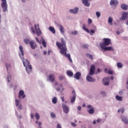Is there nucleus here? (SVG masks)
I'll use <instances>...</instances> for the list:
<instances>
[{"instance_id":"nucleus-10","label":"nucleus","mask_w":128,"mask_h":128,"mask_svg":"<svg viewBox=\"0 0 128 128\" xmlns=\"http://www.w3.org/2000/svg\"><path fill=\"white\" fill-rule=\"evenodd\" d=\"M63 112L65 114H68V112H70V108L66 106V104H63L62 106Z\"/></svg>"},{"instance_id":"nucleus-57","label":"nucleus","mask_w":128,"mask_h":128,"mask_svg":"<svg viewBox=\"0 0 128 128\" xmlns=\"http://www.w3.org/2000/svg\"><path fill=\"white\" fill-rule=\"evenodd\" d=\"M96 122L98 123V124H100V119H98L96 120Z\"/></svg>"},{"instance_id":"nucleus-19","label":"nucleus","mask_w":128,"mask_h":128,"mask_svg":"<svg viewBox=\"0 0 128 128\" xmlns=\"http://www.w3.org/2000/svg\"><path fill=\"white\" fill-rule=\"evenodd\" d=\"M78 8H76L73 10H70V12L71 14H78Z\"/></svg>"},{"instance_id":"nucleus-2","label":"nucleus","mask_w":128,"mask_h":128,"mask_svg":"<svg viewBox=\"0 0 128 128\" xmlns=\"http://www.w3.org/2000/svg\"><path fill=\"white\" fill-rule=\"evenodd\" d=\"M102 40L103 42L100 44V46L101 48L108 46H110L112 44L110 39L108 38H104Z\"/></svg>"},{"instance_id":"nucleus-6","label":"nucleus","mask_w":128,"mask_h":128,"mask_svg":"<svg viewBox=\"0 0 128 128\" xmlns=\"http://www.w3.org/2000/svg\"><path fill=\"white\" fill-rule=\"evenodd\" d=\"M87 108H90V110H88L87 111L88 114H94V107H92L91 105L88 104L87 106Z\"/></svg>"},{"instance_id":"nucleus-25","label":"nucleus","mask_w":128,"mask_h":128,"mask_svg":"<svg viewBox=\"0 0 128 128\" xmlns=\"http://www.w3.org/2000/svg\"><path fill=\"white\" fill-rule=\"evenodd\" d=\"M116 98L117 100H118L119 102H122V96H120L118 95H116Z\"/></svg>"},{"instance_id":"nucleus-58","label":"nucleus","mask_w":128,"mask_h":128,"mask_svg":"<svg viewBox=\"0 0 128 128\" xmlns=\"http://www.w3.org/2000/svg\"><path fill=\"white\" fill-rule=\"evenodd\" d=\"M101 94H103L104 96H106V92H102Z\"/></svg>"},{"instance_id":"nucleus-35","label":"nucleus","mask_w":128,"mask_h":128,"mask_svg":"<svg viewBox=\"0 0 128 128\" xmlns=\"http://www.w3.org/2000/svg\"><path fill=\"white\" fill-rule=\"evenodd\" d=\"M24 42H25V44H30V42L29 39H25L24 40Z\"/></svg>"},{"instance_id":"nucleus-47","label":"nucleus","mask_w":128,"mask_h":128,"mask_svg":"<svg viewBox=\"0 0 128 128\" xmlns=\"http://www.w3.org/2000/svg\"><path fill=\"white\" fill-rule=\"evenodd\" d=\"M77 34H78V31H74L72 32V34L73 35Z\"/></svg>"},{"instance_id":"nucleus-34","label":"nucleus","mask_w":128,"mask_h":128,"mask_svg":"<svg viewBox=\"0 0 128 128\" xmlns=\"http://www.w3.org/2000/svg\"><path fill=\"white\" fill-rule=\"evenodd\" d=\"M6 68H7L8 72V68H10V66H11L10 64V63H8V64L6 63Z\"/></svg>"},{"instance_id":"nucleus-49","label":"nucleus","mask_w":128,"mask_h":128,"mask_svg":"<svg viewBox=\"0 0 128 128\" xmlns=\"http://www.w3.org/2000/svg\"><path fill=\"white\" fill-rule=\"evenodd\" d=\"M71 124H72V126H74V128H76V124H74V122H72Z\"/></svg>"},{"instance_id":"nucleus-40","label":"nucleus","mask_w":128,"mask_h":128,"mask_svg":"<svg viewBox=\"0 0 128 128\" xmlns=\"http://www.w3.org/2000/svg\"><path fill=\"white\" fill-rule=\"evenodd\" d=\"M108 74H114V72L112 70H108Z\"/></svg>"},{"instance_id":"nucleus-3","label":"nucleus","mask_w":128,"mask_h":128,"mask_svg":"<svg viewBox=\"0 0 128 128\" xmlns=\"http://www.w3.org/2000/svg\"><path fill=\"white\" fill-rule=\"evenodd\" d=\"M2 2L1 4L2 8L3 10V12H8V4H6V0H1Z\"/></svg>"},{"instance_id":"nucleus-48","label":"nucleus","mask_w":128,"mask_h":128,"mask_svg":"<svg viewBox=\"0 0 128 128\" xmlns=\"http://www.w3.org/2000/svg\"><path fill=\"white\" fill-rule=\"evenodd\" d=\"M10 79L12 78V76H8V77H7V80H8V82H10Z\"/></svg>"},{"instance_id":"nucleus-30","label":"nucleus","mask_w":128,"mask_h":128,"mask_svg":"<svg viewBox=\"0 0 128 128\" xmlns=\"http://www.w3.org/2000/svg\"><path fill=\"white\" fill-rule=\"evenodd\" d=\"M52 104H56L58 102V99H56V97H54L52 99Z\"/></svg>"},{"instance_id":"nucleus-38","label":"nucleus","mask_w":128,"mask_h":128,"mask_svg":"<svg viewBox=\"0 0 128 128\" xmlns=\"http://www.w3.org/2000/svg\"><path fill=\"white\" fill-rule=\"evenodd\" d=\"M50 116L53 118H56V114H54V112H51Z\"/></svg>"},{"instance_id":"nucleus-15","label":"nucleus","mask_w":128,"mask_h":128,"mask_svg":"<svg viewBox=\"0 0 128 128\" xmlns=\"http://www.w3.org/2000/svg\"><path fill=\"white\" fill-rule=\"evenodd\" d=\"M25 68L28 74H30L32 72V66L30 65H27Z\"/></svg>"},{"instance_id":"nucleus-22","label":"nucleus","mask_w":128,"mask_h":128,"mask_svg":"<svg viewBox=\"0 0 128 128\" xmlns=\"http://www.w3.org/2000/svg\"><path fill=\"white\" fill-rule=\"evenodd\" d=\"M22 62L24 66H27L30 65V62L28 61V60L26 59L25 60H22Z\"/></svg>"},{"instance_id":"nucleus-17","label":"nucleus","mask_w":128,"mask_h":128,"mask_svg":"<svg viewBox=\"0 0 128 128\" xmlns=\"http://www.w3.org/2000/svg\"><path fill=\"white\" fill-rule=\"evenodd\" d=\"M121 118L122 120V122H123L124 124H128V118H126V117L124 116H122L121 117Z\"/></svg>"},{"instance_id":"nucleus-51","label":"nucleus","mask_w":128,"mask_h":128,"mask_svg":"<svg viewBox=\"0 0 128 128\" xmlns=\"http://www.w3.org/2000/svg\"><path fill=\"white\" fill-rule=\"evenodd\" d=\"M56 128H62V126L60 125V124H57Z\"/></svg>"},{"instance_id":"nucleus-56","label":"nucleus","mask_w":128,"mask_h":128,"mask_svg":"<svg viewBox=\"0 0 128 128\" xmlns=\"http://www.w3.org/2000/svg\"><path fill=\"white\" fill-rule=\"evenodd\" d=\"M30 118H34V114L31 113Z\"/></svg>"},{"instance_id":"nucleus-55","label":"nucleus","mask_w":128,"mask_h":128,"mask_svg":"<svg viewBox=\"0 0 128 128\" xmlns=\"http://www.w3.org/2000/svg\"><path fill=\"white\" fill-rule=\"evenodd\" d=\"M61 100L62 102H64V96L61 97Z\"/></svg>"},{"instance_id":"nucleus-62","label":"nucleus","mask_w":128,"mask_h":128,"mask_svg":"<svg viewBox=\"0 0 128 128\" xmlns=\"http://www.w3.org/2000/svg\"><path fill=\"white\" fill-rule=\"evenodd\" d=\"M97 71H98V72H100V69L98 68Z\"/></svg>"},{"instance_id":"nucleus-13","label":"nucleus","mask_w":128,"mask_h":128,"mask_svg":"<svg viewBox=\"0 0 128 128\" xmlns=\"http://www.w3.org/2000/svg\"><path fill=\"white\" fill-rule=\"evenodd\" d=\"M86 80L89 82H96V79H94V78H92L90 76H88L86 77Z\"/></svg>"},{"instance_id":"nucleus-8","label":"nucleus","mask_w":128,"mask_h":128,"mask_svg":"<svg viewBox=\"0 0 128 128\" xmlns=\"http://www.w3.org/2000/svg\"><path fill=\"white\" fill-rule=\"evenodd\" d=\"M18 98H26V94H24V90H20L18 92Z\"/></svg>"},{"instance_id":"nucleus-28","label":"nucleus","mask_w":128,"mask_h":128,"mask_svg":"<svg viewBox=\"0 0 128 128\" xmlns=\"http://www.w3.org/2000/svg\"><path fill=\"white\" fill-rule=\"evenodd\" d=\"M112 17H109L108 19V22H109L110 24L112 26Z\"/></svg>"},{"instance_id":"nucleus-59","label":"nucleus","mask_w":128,"mask_h":128,"mask_svg":"<svg viewBox=\"0 0 128 128\" xmlns=\"http://www.w3.org/2000/svg\"><path fill=\"white\" fill-rule=\"evenodd\" d=\"M56 90L57 92H60V88H56Z\"/></svg>"},{"instance_id":"nucleus-42","label":"nucleus","mask_w":128,"mask_h":128,"mask_svg":"<svg viewBox=\"0 0 128 128\" xmlns=\"http://www.w3.org/2000/svg\"><path fill=\"white\" fill-rule=\"evenodd\" d=\"M16 106H18V105L20 104V102H18V100H16Z\"/></svg>"},{"instance_id":"nucleus-53","label":"nucleus","mask_w":128,"mask_h":128,"mask_svg":"<svg viewBox=\"0 0 128 128\" xmlns=\"http://www.w3.org/2000/svg\"><path fill=\"white\" fill-rule=\"evenodd\" d=\"M78 110H82V106H78Z\"/></svg>"},{"instance_id":"nucleus-44","label":"nucleus","mask_w":128,"mask_h":128,"mask_svg":"<svg viewBox=\"0 0 128 128\" xmlns=\"http://www.w3.org/2000/svg\"><path fill=\"white\" fill-rule=\"evenodd\" d=\"M31 30L32 34H36V32L34 31V27H31Z\"/></svg>"},{"instance_id":"nucleus-50","label":"nucleus","mask_w":128,"mask_h":128,"mask_svg":"<svg viewBox=\"0 0 128 128\" xmlns=\"http://www.w3.org/2000/svg\"><path fill=\"white\" fill-rule=\"evenodd\" d=\"M36 42H39V44H40V40H38V37H36Z\"/></svg>"},{"instance_id":"nucleus-29","label":"nucleus","mask_w":128,"mask_h":128,"mask_svg":"<svg viewBox=\"0 0 128 128\" xmlns=\"http://www.w3.org/2000/svg\"><path fill=\"white\" fill-rule=\"evenodd\" d=\"M82 28L85 30V32L90 33V30L86 27V25H84V24L82 25Z\"/></svg>"},{"instance_id":"nucleus-14","label":"nucleus","mask_w":128,"mask_h":128,"mask_svg":"<svg viewBox=\"0 0 128 128\" xmlns=\"http://www.w3.org/2000/svg\"><path fill=\"white\" fill-rule=\"evenodd\" d=\"M110 6H116L118 4V1L116 0H111L110 2Z\"/></svg>"},{"instance_id":"nucleus-52","label":"nucleus","mask_w":128,"mask_h":128,"mask_svg":"<svg viewBox=\"0 0 128 128\" xmlns=\"http://www.w3.org/2000/svg\"><path fill=\"white\" fill-rule=\"evenodd\" d=\"M90 34H94V32H96V31L94 30H90Z\"/></svg>"},{"instance_id":"nucleus-4","label":"nucleus","mask_w":128,"mask_h":128,"mask_svg":"<svg viewBox=\"0 0 128 128\" xmlns=\"http://www.w3.org/2000/svg\"><path fill=\"white\" fill-rule=\"evenodd\" d=\"M34 28H35V30L38 36H40L42 34V31H40V25H38V24L37 25L34 24Z\"/></svg>"},{"instance_id":"nucleus-16","label":"nucleus","mask_w":128,"mask_h":128,"mask_svg":"<svg viewBox=\"0 0 128 128\" xmlns=\"http://www.w3.org/2000/svg\"><path fill=\"white\" fill-rule=\"evenodd\" d=\"M102 50H108V51H111V52H114V48H112V47H102Z\"/></svg>"},{"instance_id":"nucleus-20","label":"nucleus","mask_w":128,"mask_h":128,"mask_svg":"<svg viewBox=\"0 0 128 128\" xmlns=\"http://www.w3.org/2000/svg\"><path fill=\"white\" fill-rule=\"evenodd\" d=\"M58 26H60V30L61 32V34H64V26L60 25V24H58Z\"/></svg>"},{"instance_id":"nucleus-18","label":"nucleus","mask_w":128,"mask_h":128,"mask_svg":"<svg viewBox=\"0 0 128 128\" xmlns=\"http://www.w3.org/2000/svg\"><path fill=\"white\" fill-rule=\"evenodd\" d=\"M120 8H122V10H128V5L123 4H121Z\"/></svg>"},{"instance_id":"nucleus-54","label":"nucleus","mask_w":128,"mask_h":128,"mask_svg":"<svg viewBox=\"0 0 128 128\" xmlns=\"http://www.w3.org/2000/svg\"><path fill=\"white\" fill-rule=\"evenodd\" d=\"M122 114H124V108H122L121 110Z\"/></svg>"},{"instance_id":"nucleus-41","label":"nucleus","mask_w":128,"mask_h":128,"mask_svg":"<svg viewBox=\"0 0 128 128\" xmlns=\"http://www.w3.org/2000/svg\"><path fill=\"white\" fill-rule=\"evenodd\" d=\"M108 80H110V78L109 77H107V78H104L103 79V82H106Z\"/></svg>"},{"instance_id":"nucleus-33","label":"nucleus","mask_w":128,"mask_h":128,"mask_svg":"<svg viewBox=\"0 0 128 128\" xmlns=\"http://www.w3.org/2000/svg\"><path fill=\"white\" fill-rule=\"evenodd\" d=\"M86 56H88L90 58V60H94V58L92 57V55L90 54H86Z\"/></svg>"},{"instance_id":"nucleus-32","label":"nucleus","mask_w":128,"mask_h":128,"mask_svg":"<svg viewBox=\"0 0 128 128\" xmlns=\"http://www.w3.org/2000/svg\"><path fill=\"white\" fill-rule=\"evenodd\" d=\"M42 44L44 48H46V43L44 40L42 39Z\"/></svg>"},{"instance_id":"nucleus-7","label":"nucleus","mask_w":128,"mask_h":128,"mask_svg":"<svg viewBox=\"0 0 128 128\" xmlns=\"http://www.w3.org/2000/svg\"><path fill=\"white\" fill-rule=\"evenodd\" d=\"M30 44L32 50H35L36 48L38 46V45H36V44L34 40H31L30 42Z\"/></svg>"},{"instance_id":"nucleus-45","label":"nucleus","mask_w":128,"mask_h":128,"mask_svg":"<svg viewBox=\"0 0 128 128\" xmlns=\"http://www.w3.org/2000/svg\"><path fill=\"white\" fill-rule=\"evenodd\" d=\"M103 84H104V86H108V84H110V82H103Z\"/></svg>"},{"instance_id":"nucleus-1","label":"nucleus","mask_w":128,"mask_h":128,"mask_svg":"<svg viewBox=\"0 0 128 128\" xmlns=\"http://www.w3.org/2000/svg\"><path fill=\"white\" fill-rule=\"evenodd\" d=\"M56 46H58V48L60 50V54L62 56H64L68 58L70 62L72 63V58H70V54H66V52H68V48H66V41L64 40V38H61V42H56Z\"/></svg>"},{"instance_id":"nucleus-63","label":"nucleus","mask_w":128,"mask_h":128,"mask_svg":"<svg viewBox=\"0 0 128 128\" xmlns=\"http://www.w3.org/2000/svg\"><path fill=\"white\" fill-rule=\"evenodd\" d=\"M110 80H114V76H110Z\"/></svg>"},{"instance_id":"nucleus-36","label":"nucleus","mask_w":128,"mask_h":128,"mask_svg":"<svg viewBox=\"0 0 128 128\" xmlns=\"http://www.w3.org/2000/svg\"><path fill=\"white\" fill-rule=\"evenodd\" d=\"M117 66L118 67V68H122V63H120V62H118V64H117Z\"/></svg>"},{"instance_id":"nucleus-5","label":"nucleus","mask_w":128,"mask_h":128,"mask_svg":"<svg viewBox=\"0 0 128 128\" xmlns=\"http://www.w3.org/2000/svg\"><path fill=\"white\" fill-rule=\"evenodd\" d=\"M128 18V12H124L120 18V20H125Z\"/></svg>"},{"instance_id":"nucleus-46","label":"nucleus","mask_w":128,"mask_h":128,"mask_svg":"<svg viewBox=\"0 0 128 128\" xmlns=\"http://www.w3.org/2000/svg\"><path fill=\"white\" fill-rule=\"evenodd\" d=\"M82 48H88V46L87 44H84L82 46Z\"/></svg>"},{"instance_id":"nucleus-31","label":"nucleus","mask_w":128,"mask_h":128,"mask_svg":"<svg viewBox=\"0 0 128 128\" xmlns=\"http://www.w3.org/2000/svg\"><path fill=\"white\" fill-rule=\"evenodd\" d=\"M35 118L37 120H38L40 118V114H38V113H36Z\"/></svg>"},{"instance_id":"nucleus-23","label":"nucleus","mask_w":128,"mask_h":128,"mask_svg":"<svg viewBox=\"0 0 128 128\" xmlns=\"http://www.w3.org/2000/svg\"><path fill=\"white\" fill-rule=\"evenodd\" d=\"M66 74L68 76H70V78H72L74 76V73L72 71H68L66 72Z\"/></svg>"},{"instance_id":"nucleus-37","label":"nucleus","mask_w":128,"mask_h":128,"mask_svg":"<svg viewBox=\"0 0 128 128\" xmlns=\"http://www.w3.org/2000/svg\"><path fill=\"white\" fill-rule=\"evenodd\" d=\"M97 18H100V12H96V14Z\"/></svg>"},{"instance_id":"nucleus-26","label":"nucleus","mask_w":128,"mask_h":128,"mask_svg":"<svg viewBox=\"0 0 128 128\" xmlns=\"http://www.w3.org/2000/svg\"><path fill=\"white\" fill-rule=\"evenodd\" d=\"M49 30L50 32H52V34H56V30H54V27L52 26L50 27Z\"/></svg>"},{"instance_id":"nucleus-12","label":"nucleus","mask_w":128,"mask_h":128,"mask_svg":"<svg viewBox=\"0 0 128 128\" xmlns=\"http://www.w3.org/2000/svg\"><path fill=\"white\" fill-rule=\"evenodd\" d=\"M48 78L52 82H54V80H56V76L54 74H50L48 75Z\"/></svg>"},{"instance_id":"nucleus-9","label":"nucleus","mask_w":128,"mask_h":128,"mask_svg":"<svg viewBox=\"0 0 128 128\" xmlns=\"http://www.w3.org/2000/svg\"><path fill=\"white\" fill-rule=\"evenodd\" d=\"M94 70H96V66L92 65L90 68V76H94Z\"/></svg>"},{"instance_id":"nucleus-61","label":"nucleus","mask_w":128,"mask_h":128,"mask_svg":"<svg viewBox=\"0 0 128 128\" xmlns=\"http://www.w3.org/2000/svg\"><path fill=\"white\" fill-rule=\"evenodd\" d=\"M18 108H19V110H22V106L21 105H20V106H19Z\"/></svg>"},{"instance_id":"nucleus-43","label":"nucleus","mask_w":128,"mask_h":128,"mask_svg":"<svg viewBox=\"0 0 128 128\" xmlns=\"http://www.w3.org/2000/svg\"><path fill=\"white\" fill-rule=\"evenodd\" d=\"M88 22L89 24H92V19H90V18H88Z\"/></svg>"},{"instance_id":"nucleus-11","label":"nucleus","mask_w":128,"mask_h":128,"mask_svg":"<svg viewBox=\"0 0 128 128\" xmlns=\"http://www.w3.org/2000/svg\"><path fill=\"white\" fill-rule=\"evenodd\" d=\"M80 76H82V73L80 72H76L74 76V78H76V80H80Z\"/></svg>"},{"instance_id":"nucleus-21","label":"nucleus","mask_w":128,"mask_h":128,"mask_svg":"<svg viewBox=\"0 0 128 128\" xmlns=\"http://www.w3.org/2000/svg\"><path fill=\"white\" fill-rule=\"evenodd\" d=\"M82 2L86 6H90V2H88V0H82Z\"/></svg>"},{"instance_id":"nucleus-39","label":"nucleus","mask_w":128,"mask_h":128,"mask_svg":"<svg viewBox=\"0 0 128 128\" xmlns=\"http://www.w3.org/2000/svg\"><path fill=\"white\" fill-rule=\"evenodd\" d=\"M64 78V76H59L58 77V80H62Z\"/></svg>"},{"instance_id":"nucleus-27","label":"nucleus","mask_w":128,"mask_h":128,"mask_svg":"<svg viewBox=\"0 0 128 128\" xmlns=\"http://www.w3.org/2000/svg\"><path fill=\"white\" fill-rule=\"evenodd\" d=\"M76 94L74 95L73 97L71 98V100H70V102H72V104H74V102H76Z\"/></svg>"},{"instance_id":"nucleus-24","label":"nucleus","mask_w":128,"mask_h":128,"mask_svg":"<svg viewBox=\"0 0 128 128\" xmlns=\"http://www.w3.org/2000/svg\"><path fill=\"white\" fill-rule=\"evenodd\" d=\"M19 48H20V50L21 52V54L22 56H24V48H22V46H19Z\"/></svg>"},{"instance_id":"nucleus-60","label":"nucleus","mask_w":128,"mask_h":128,"mask_svg":"<svg viewBox=\"0 0 128 128\" xmlns=\"http://www.w3.org/2000/svg\"><path fill=\"white\" fill-rule=\"evenodd\" d=\"M72 94H74H74H76V91H74V90H73L72 91Z\"/></svg>"},{"instance_id":"nucleus-64","label":"nucleus","mask_w":128,"mask_h":128,"mask_svg":"<svg viewBox=\"0 0 128 128\" xmlns=\"http://www.w3.org/2000/svg\"><path fill=\"white\" fill-rule=\"evenodd\" d=\"M43 54H46V51H44Z\"/></svg>"}]
</instances>
